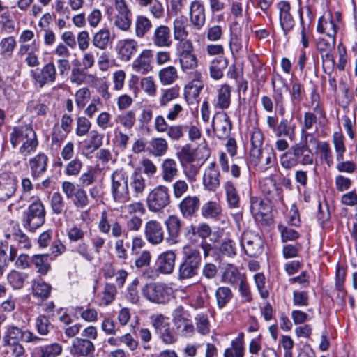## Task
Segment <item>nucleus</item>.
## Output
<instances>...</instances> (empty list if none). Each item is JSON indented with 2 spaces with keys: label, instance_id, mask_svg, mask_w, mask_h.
<instances>
[{
  "label": "nucleus",
  "instance_id": "0e129e2a",
  "mask_svg": "<svg viewBox=\"0 0 357 357\" xmlns=\"http://www.w3.org/2000/svg\"><path fill=\"white\" fill-rule=\"evenodd\" d=\"M183 174L189 181L193 182L196 180V176L199 173V167L197 166L192 162H188L181 165Z\"/></svg>",
  "mask_w": 357,
  "mask_h": 357
},
{
  "label": "nucleus",
  "instance_id": "4468645a",
  "mask_svg": "<svg viewBox=\"0 0 357 357\" xmlns=\"http://www.w3.org/2000/svg\"><path fill=\"white\" fill-rule=\"evenodd\" d=\"M201 206V201L197 196H186L178 204L179 211L183 218L191 219L196 216Z\"/></svg>",
  "mask_w": 357,
  "mask_h": 357
},
{
  "label": "nucleus",
  "instance_id": "0eeeda50",
  "mask_svg": "<svg viewBox=\"0 0 357 357\" xmlns=\"http://www.w3.org/2000/svg\"><path fill=\"white\" fill-rule=\"evenodd\" d=\"M170 203L168 188L159 185L153 189L147 197L148 208L152 212H159Z\"/></svg>",
  "mask_w": 357,
  "mask_h": 357
},
{
  "label": "nucleus",
  "instance_id": "de8ad7c7",
  "mask_svg": "<svg viewBox=\"0 0 357 357\" xmlns=\"http://www.w3.org/2000/svg\"><path fill=\"white\" fill-rule=\"evenodd\" d=\"M16 46V41L14 37L9 36L3 38L0 42L1 54L4 56H10Z\"/></svg>",
  "mask_w": 357,
  "mask_h": 357
},
{
  "label": "nucleus",
  "instance_id": "423d86ee",
  "mask_svg": "<svg viewBox=\"0 0 357 357\" xmlns=\"http://www.w3.org/2000/svg\"><path fill=\"white\" fill-rule=\"evenodd\" d=\"M144 296L152 303L165 304L170 298V289L164 283L151 282L146 284L142 289Z\"/></svg>",
  "mask_w": 357,
  "mask_h": 357
},
{
  "label": "nucleus",
  "instance_id": "f3484780",
  "mask_svg": "<svg viewBox=\"0 0 357 357\" xmlns=\"http://www.w3.org/2000/svg\"><path fill=\"white\" fill-rule=\"evenodd\" d=\"M176 258V255L174 251H165L158 255L155 261V266L161 274H171L174 269Z\"/></svg>",
  "mask_w": 357,
  "mask_h": 357
},
{
  "label": "nucleus",
  "instance_id": "052dcab7",
  "mask_svg": "<svg viewBox=\"0 0 357 357\" xmlns=\"http://www.w3.org/2000/svg\"><path fill=\"white\" fill-rule=\"evenodd\" d=\"M90 121L84 116L78 117L77 119V128L75 133L77 136L82 137L86 135L91 128Z\"/></svg>",
  "mask_w": 357,
  "mask_h": 357
},
{
  "label": "nucleus",
  "instance_id": "dca6fc26",
  "mask_svg": "<svg viewBox=\"0 0 357 357\" xmlns=\"http://www.w3.org/2000/svg\"><path fill=\"white\" fill-rule=\"evenodd\" d=\"M264 139V134L260 130H255L251 136V149L250 151V160L251 164L259 165L262 157L263 144Z\"/></svg>",
  "mask_w": 357,
  "mask_h": 357
},
{
  "label": "nucleus",
  "instance_id": "6ab92c4d",
  "mask_svg": "<svg viewBox=\"0 0 357 357\" xmlns=\"http://www.w3.org/2000/svg\"><path fill=\"white\" fill-rule=\"evenodd\" d=\"M94 351V344L85 338H76L72 344L71 353L77 357H93Z\"/></svg>",
  "mask_w": 357,
  "mask_h": 357
},
{
  "label": "nucleus",
  "instance_id": "b1692460",
  "mask_svg": "<svg viewBox=\"0 0 357 357\" xmlns=\"http://www.w3.org/2000/svg\"><path fill=\"white\" fill-rule=\"evenodd\" d=\"M48 157L44 153H39L29 160L31 175L34 178H38L47 170Z\"/></svg>",
  "mask_w": 357,
  "mask_h": 357
},
{
  "label": "nucleus",
  "instance_id": "a18cd8bd",
  "mask_svg": "<svg viewBox=\"0 0 357 357\" xmlns=\"http://www.w3.org/2000/svg\"><path fill=\"white\" fill-rule=\"evenodd\" d=\"M180 87L175 85L168 89H165L162 92V95L160 99L161 106H167L169 102L177 98L179 96Z\"/></svg>",
  "mask_w": 357,
  "mask_h": 357
},
{
  "label": "nucleus",
  "instance_id": "680f3d73",
  "mask_svg": "<svg viewBox=\"0 0 357 357\" xmlns=\"http://www.w3.org/2000/svg\"><path fill=\"white\" fill-rule=\"evenodd\" d=\"M278 82H280V86L273 91V98L275 104L280 105H282L283 102V89H284V91H287L288 90V86L286 81L280 76L278 77Z\"/></svg>",
  "mask_w": 357,
  "mask_h": 357
},
{
  "label": "nucleus",
  "instance_id": "49530a36",
  "mask_svg": "<svg viewBox=\"0 0 357 357\" xmlns=\"http://www.w3.org/2000/svg\"><path fill=\"white\" fill-rule=\"evenodd\" d=\"M218 250L222 255L233 257L236 255V244L231 239H225L219 246Z\"/></svg>",
  "mask_w": 357,
  "mask_h": 357
},
{
  "label": "nucleus",
  "instance_id": "79ce46f5",
  "mask_svg": "<svg viewBox=\"0 0 357 357\" xmlns=\"http://www.w3.org/2000/svg\"><path fill=\"white\" fill-rule=\"evenodd\" d=\"M176 155L181 165L188 162H192L195 160V150L192 149L190 144H185L182 146L181 150L176 153Z\"/></svg>",
  "mask_w": 357,
  "mask_h": 357
},
{
  "label": "nucleus",
  "instance_id": "c756f323",
  "mask_svg": "<svg viewBox=\"0 0 357 357\" xmlns=\"http://www.w3.org/2000/svg\"><path fill=\"white\" fill-rule=\"evenodd\" d=\"M225 190L229 208H239L240 197L234 183L231 181H227L225 185Z\"/></svg>",
  "mask_w": 357,
  "mask_h": 357
},
{
  "label": "nucleus",
  "instance_id": "603ef678",
  "mask_svg": "<svg viewBox=\"0 0 357 357\" xmlns=\"http://www.w3.org/2000/svg\"><path fill=\"white\" fill-rule=\"evenodd\" d=\"M174 37L175 40H181L186 38L188 32L185 30L184 20L181 17H178L173 22Z\"/></svg>",
  "mask_w": 357,
  "mask_h": 357
},
{
  "label": "nucleus",
  "instance_id": "3c124183",
  "mask_svg": "<svg viewBox=\"0 0 357 357\" xmlns=\"http://www.w3.org/2000/svg\"><path fill=\"white\" fill-rule=\"evenodd\" d=\"M313 139L317 143V148L320 150L326 163L328 167H331L333 163V158L328 143L326 142H318L315 139Z\"/></svg>",
  "mask_w": 357,
  "mask_h": 357
},
{
  "label": "nucleus",
  "instance_id": "58836bf2",
  "mask_svg": "<svg viewBox=\"0 0 357 357\" xmlns=\"http://www.w3.org/2000/svg\"><path fill=\"white\" fill-rule=\"evenodd\" d=\"M104 135L98 133L96 130H91L90 132V137L89 142H86L84 146V150L93 153L98 149L102 144V139Z\"/></svg>",
  "mask_w": 357,
  "mask_h": 357
},
{
  "label": "nucleus",
  "instance_id": "a878e982",
  "mask_svg": "<svg viewBox=\"0 0 357 357\" xmlns=\"http://www.w3.org/2000/svg\"><path fill=\"white\" fill-rule=\"evenodd\" d=\"M113 41L111 37L110 31L107 29H101L96 32L92 38V44L96 48L105 50Z\"/></svg>",
  "mask_w": 357,
  "mask_h": 357
},
{
  "label": "nucleus",
  "instance_id": "f704fd0d",
  "mask_svg": "<svg viewBox=\"0 0 357 357\" xmlns=\"http://www.w3.org/2000/svg\"><path fill=\"white\" fill-rule=\"evenodd\" d=\"M233 293L227 287H220L215 291V298L218 307L220 309L225 307L231 300Z\"/></svg>",
  "mask_w": 357,
  "mask_h": 357
},
{
  "label": "nucleus",
  "instance_id": "aec40b11",
  "mask_svg": "<svg viewBox=\"0 0 357 357\" xmlns=\"http://www.w3.org/2000/svg\"><path fill=\"white\" fill-rule=\"evenodd\" d=\"M137 48V42L133 39L120 40L116 47L119 58L124 61H130L136 53Z\"/></svg>",
  "mask_w": 357,
  "mask_h": 357
},
{
  "label": "nucleus",
  "instance_id": "4be33fe9",
  "mask_svg": "<svg viewBox=\"0 0 357 357\" xmlns=\"http://www.w3.org/2000/svg\"><path fill=\"white\" fill-rule=\"evenodd\" d=\"M152 57V50H143L132 63V68L135 71L144 75L151 70L152 66L151 63Z\"/></svg>",
  "mask_w": 357,
  "mask_h": 357
},
{
  "label": "nucleus",
  "instance_id": "c85d7f7f",
  "mask_svg": "<svg viewBox=\"0 0 357 357\" xmlns=\"http://www.w3.org/2000/svg\"><path fill=\"white\" fill-rule=\"evenodd\" d=\"M228 61L223 56L213 60L210 66V75L214 79H219L223 76V70L227 68Z\"/></svg>",
  "mask_w": 357,
  "mask_h": 357
},
{
  "label": "nucleus",
  "instance_id": "e433bc0d",
  "mask_svg": "<svg viewBox=\"0 0 357 357\" xmlns=\"http://www.w3.org/2000/svg\"><path fill=\"white\" fill-rule=\"evenodd\" d=\"M231 87L228 84H223L218 92L217 106L222 109L229 107L231 102Z\"/></svg>",
  "mask_w": 357,
  "mask_h": 357
},
{
  "label": "nucleus",
  "instance_id": "f03ea898",
  "mask_svg": "<svg viewBox=\"0 0 357 357\" xmlns=\"http://www.w3.org/2000/svg\"><path fill=\"white\" fill-rule=\"evenodd\" d=\"M312 163L313 153L306 144H294L280 156V164L285 169H291L298 164L307 165Z\"/></svg>",
  "mask_w": 357,
  "mask_h": 357
},
{
  "label": "nucleus",
  "instance_id": "7ed1b4c3",
  "mask_svg": "<svg viewBox=\"0 0 357 357\" xmlns=\"http://www.w3.org/2000/svg\"><path fill=\"white\" fill-rule=\"evenodd\" d=\"M46 211L39 198H36L23 212L22 225L30 231H35L45 223Z\"/></svg>",
  "mask_w": 357,
  "mask_h": 357
},
{
  "label": "nucleus",
  "instance_id": "4c0bfd02",
  "mask_svg": "<svg viewBox=\"0 0 357 357\" xmlns=\"http://www.w3.org/2000/svg\"><path fill=\"white\" fill-rule=\"evenodd\" d=\"M152 27L151 20L144 15H138L135 21V33L139 38H143Z\"/></svg>",
  "mask_w": 357,
  "mask_h": 357
},
{
  "label": "nucleus",
  "instance_id": "393cba45",
  "mask_svg": "<svg viewBox=\"0 0 357 357\" xmlns=\"http://www.w3.org/2000/svg\"><path fill=\"white\" fill-rule=\"evenodd\" d=\"M169 241L176 243L181 231V220L176 215H169L165 221Z\"/></svg>",
  "mask_w": 357,
  "mask_h": 357
},
{
  "label": "nucleus",
  "instance_id": "37998d69",
  "mask_svg": "<svg viewBox=\"0 0 357 357\" xmlns=\"http://www.w3.org/2000/svg\"><path fill=\"white\" fill-rule=\"evenodd\" d=\"M131 186L136 197L142 195L146 187L145 181L142 174L135 170L131 176Z\"/></svg>",
  "mask_w": 357,
  "mask_h": 357
},
{
  "label": "nucleus",
  "instance_id": "1a4fd4ad",
  "mask_svg": "<svg viewBox=\"0 0 357 357\" xmlns=\"http://www.w3.org/2000/svg\"><path fill=\"white\" fill-rule=\"evenodd\" d=\"M151 319L152 326L165 344H171L176 342L177 337L174 328L165 320L163 315L153 316Z\"/></svg>",
  "mask_w": 357,
  "mask_h": 357
},
{
  "label": "nucleus",
  "instance_id": "7c9ffc66",
  "mask_svg": "<svg viewBox=\"0 0 357 357\" xmlns=\"http://www.w3.org/2000/svg\"><path fill=\"white\" fill-rule=\"evenodd\" d=\"M52 287L42 280L33 282L32 291L35 297L44 301L47 299L51 293Z\"/></svg>",
  "mask_w": 357,
  "mask_h": 357
},
{
  "label": "nucleus",
  "instance_id": "72a5a7b5",
  "mask_svg": "<svg viewBox=\"0 0 357 357\" xmlns=\"http://www.w3.org/2000/svg\"><path fill=\"white\" fill-rule=\"evenodd\" d=\"M219 171L206 172L203 177V184L209 191H215L220 185Z\"/></svg>",
  "mask_w": 357,
  "mask_h": 357
},
{
  "label": "nucleus",
  "instance_id": "6e6552de",
  "mask_svg": "<svg viewBox=\"0 0 357 357\" xmlns=\"http://www.w3.org/2000/svg\"><path fill=\"white\" fill-rule=\"evenodd\" d=\"M62 190L68 199H71L76 208H84L89 203L90 199L86 191L82 188H76L75 184L70 181H63Z\"/></svg>",
  "mask_w": 357,
  "mask_h": 357
},
{
  "label": "nucleus",
  "instance_id": "69168bd1",
  "mask_svg": "<svg viewBox=\"0 0 357 357\" xmlns=\"http://www.w3.org/2000/svg\"><path fill=\"white\" fill-rule=\"evenodd\" d=\"M84 70L85 69L80 68V63L77 61V66L72 68L70 81L73 83L81 84L86 77Z\"/></svg>",
  "mask_w": 357,
  "mask_h": 357
},
{
  "label": "nucleus",
  "instance_id": "f257e3e1",
  "mask_svg": "<svg viewBox=\"0 0 357 357\" xmlns=\"http://www.w3.org/2000/svg\"><path fill=\"white\" fill-rule=\"evenodd\" d=\"M10 141L13 148L22 142L20 153L25 157L35 151L38 144L35 131L27 124L15 126L10 134Z\"/></svg>",
  "mask_w": 357,
  "mask_h": 357
},
{
  "label": "nucleus",
  "instance_id": "338daca9",
  "mask_svg": "<svg viewBox=\"0 0 357 357\" xmlns=\"http://www.w3.org/2000/svg\"><path fill=\"white\" fill-rule=\"evenodd\" d=\"M335 46V38H330V40L325 38H319L317 41V49L319 53L323 52L334 51Z\"/></svg>",
  "mask_w": 357,
  "mask_h": 357
},
{
  "label": "nucleus",
  "instance_id": "c03bdc74",
  "mask_svg": "<svg viewBox=\"0 0 357 357\" xmlns=\"http://www.w3.org/2000/svg\"><path fill=\"white\" fill-rule=\"evenodd\" d=\"M244 343L238 340H232L231 347L225 349L224 357H243L244 356Z\"/></svg>",
  "mask_w": 357,
  "mask_h": 357
},
{
  "label": "nucleus",
  "instance_id": "8fccbe9b",
  "mask_svg": "<svg viewBox=\"0 0 357 357\" xmlns=\"http://www.w3.org/2000/svg\"><path fill=\"white\" fill-rule=\"evenodd\" d=\"M36 327L39 334L45 335L50 332L53 326L51 324L47 317L40 315L36 319Z\"/></svg>",
  "mask_w": 357,
  "mask_h": 357
},
{
  "label": "nucleus",
  "instance_id": "4d7b16f0",
  "mask_svg": "<svg viewBox=\"0 0 357 357\" xmlns=\"http://www.w3.org/2000/svg\"><path fill=\"white\" fill-rule=\"evenodd\" d=\"M151 145L153 150V153L156 156L164 155L168 148L167 141L163 138H155L151 142Z\"/></svg>",
  "mask_w": 357,
  "mask_h": 357
},
{
  "label": "nucleus",
  "instance_id": "864d4df0",
  "mask_svg": "<svg viewBox=\"0 0 357 357\" xmlns=\"http://www.w3.org/2000/svg\"><path fill=\"white\" fill-rule=\"evenodd\" d=\"M51 208L54 214L62 213L65 204L61 195L59 192H54L51 197Z\"/></svg>",
  "mask_w": 357,
  "mask_h": 357
},
{
  "label": "nucleus",
  "instance_id": "412c9836",
  "mask_svg": "<svg viewBox=\"0 0 357 357\" xmlns=\"http://www.w3.org/2000/svg\"><path fill=\"white\" fill-rule=\"evenodd\" d=\"M280 10V24L284 34H287L293 28L294 21L290 13V4L288 1H280L278 3Z\"/></svg>",
  "mask_w": 357,
  "mask_h": 357
},
{
  "label": "nucleus",
  "instance_id": "f8f14e48",
  "mask_svg": "<svg viewBox=\"0 0 357 357\" xmlns=\"http://www.w3.org/2000/svg\"><path fill=\"white\" fill-rule=\"evenodd\" d=\"M31 76L35 85L43 88L47 83H52L56 79V68L53 63L45 64L40 70H31Z\"/></svg>",
  "mask_w": 357,
  "mask_h": 357
},
{
  "label": "nucleus",
  "instance_id": "ddd939ff",
  "mask_svg": "<svg viewBox=\"0 0 357 357\" xmlns=\"http://www.w3.org/2000/svg\"><path fill=\"white\" fill-rule=\"evenodd\" d=\"M144 237L151 245H158L164 240V231L161 224L155 220H149L144 225Z\"/></svg>",
  "mask_w": 357,
  "mask_h": 357
},
{
  "label": "nucleus",
  "instance_id": "09e8293b",
  "mask_svg": "<svg viewBox=\"0 0 357 357\" xmlns=\"http://www.w3.org/2000/svg\"><path fill=\"white\" fill-rule=\"evenodd\" d=\"M321 55L323 70L326 73H330L335 67V59L333 56V51H326L319 53Z\"/></svg>",
  "mask_w": 357,
  "mask_h": 357
},
{
  "label": "nucleus",
  "instance_id": "774afa93",
  "mask_svg": "<svg viewBox=\"0 0 357 357\" xmlns=\"http://www.w3.org/2000/svg\"><path fill=\"white\" fill-rule=\"evenodd\" d=\"M8 281L14 289H20L23 287L24 280L20 273L13 271L8 275Z\"/></svg>",
  "mask_w": 357,
  "mask_h": 357
},
{
  "label": "nucleus",
  "instance_id": "5701e85b",
  "mask_svg": "<svg viewBox=\"0 0 357 357\" xmlns=\"http://www.w3.org/2000/svg\"><path fill=\"white\" fill-rule=\"evenodd\" d=\"M152 40L156 47H170L172 43L170 29L165 25L158 26L154 31Z\"/></svg>",
  "mask_w": 357,
  "mask_h": 357
},
{
  "label": "nucleus",
  "instance_id": "ea45409f",
  "mask_svg": "<svg viewBox=\"0 0 357 357\" xmlns=\"http://www.w3.org/2000/svg\"><path fill=\"white\" fill-rule=\"evenodd\" d=\"M291 121L287 119L281 120L277 129H275V135L277 137H287L290 139H292L294 137V126H291L290 124Z\"/></svg>",
  "mask_w": 357,
  "mask_h": 357
},
{
  "label": "nucleus",
  "instance_id": "c9c22d12",
  "mask_svg": "<svg viewBox=\"0 0 357 357\" xmlns=\"http://www.w3.org/2000/svg\"><path fill=\"white\" fill-rule=\"evenodd\" d=\"M159 79L163 85H169L178 79L177 70L174 66H168L160 70Z\"/></svg>",
  "mask_w": 357,
  "mask_h": 357
},
{
  "label": "nucleus",
  "instance_id": "473e14b6",
  "mask_svg": "<svg viewBox=\"0 0 357 357\" xmlns=\"http://www.w3.org/2000/svg\"><path fill=\"white\" fill-rule=\"evenodd\" d=\"M62 352V346L59 343H52L40 347L36 351L37 357H56Z\"/></svg>",
  "mask_w": 357,
  "mask_h": 357
},
{
  "label": "nucleus",
  "instance_id": "2f4dec72",
  "mask_svg": "<svg viewBox=\"0 0 357 357\" xmlns=\"http://www.w3.org/2000/svg\"><path fill=\"white\" fill-rule=\"evenodd\" d=\"M221 212V206L215 201H208L201 207L202 215L205 218H216Z\"/></svg>",
  "mask_w": 357,
  "mask_h": 357
},
{
  "label": "nucleus",
  "instance_id": "e2e57ef3",
  "mask_svg": "<svg viewBox=\"0 0 357 357\" xmlns=\"http://www.w3.org/2000/svg\"><path fill=\"white\" fill-rule=\"evenodd\" d=\"M118 119L121 125L128 129H131L136 121L135 113L132 110H129L119 115Z\"/></svg>",
  "mask_w": 357,
  "mask_h": 357
},
{
  "label": "nucleus",
  "instance_id": "9b49d317",
  "mask_svg": "<svg viewBox=\"0 0 357 357\" xmlns=\"http://www.w3.org/2000/svg\"><path fill=\"white\" fill-rule=\"evenodd\" d=\"M17 188V180L12 172L0 174V201L3 202L14 195Z\"/></svg>",
  "mask_w": 357,
  "mask_h": 357
},
{
  "label": "nucleus",
  "instance_id": "6e6d98bb",
  "mask_svg": "<svg viewBox=\"0 0 357 357\" xmlns=\"http://www.w3.org/2000/svg\"><path fill=\"white\" fill-rule=\"evenodd\" d=\"M179 61L183 70L193 69L197 65V58L192 53L179 55Z\"/></svg>",
  "mask_w": 357,
  "mask_h": 357
},
{
  "label": "nucleus",
  "instance_id": "a19ab883",
  "mask_svg": "<svg viewBox=\"0 0 357 357\" xmlns=\"http://www.w3.org/2000/svg\"><path fill=\"white\" fill-rule=\"evenodd\" d=\"M23 339L22 330L17 326H9L3 337V344L9 342H20Z\"/></svg>",
  "mask_w": 357,
  "mask_h": 357
},
{
  "label": "nucleus",
  "instance_id": "cd10ccee",
  "mask_svg": "<svg viewBox=\"0 0 357 357\" xmlns=\"http://www.w3.org/2000/svg\"><path fill=\"white\" fill-rule=\"evenodd\" d=\"M162 178L166 182H172L178 173L177 163L174 159H165L161 166Z\"/></svg>",
  "mask_w": 357,
  "mask_h": 357
},
{
  "label": "nucleus",
  "instance_id": "a211bd4d",
  "mask_svg": "<svg viewBox=\"0 0 357 357\" xmlns=\"http://www.w3.org/2000/svg\"><path fill=\"white\" fill-rule=\"evenodd\" d=\"M190 20L196 29L200 30L204 26L206 22L205 8L200 1L195 0L190 3Z\"/></svg>",
  "mask_w": 357,
  "mask_h": 357
},
{
  "label": "nucleus",
  "instance_id": "9d476101",
  "mask_svg": "<svg viewBox=\"0 0 357 357\" xmlns=\"http://www.w3.org/2000/svg\"><path fill=\"white\" fill-rule=\"evenodd\" d=\"M212 127L218 139H225L230 135L232 123L226 112H218L213 118Z\"/></svg>",
  "mask_w": 357,
  "mask_h": 357
},
{
  "label": "nucleus",
  "instance_id": "bf43d9fd",
  "mask_svg": "<svg viewBox=\"0 0 357 357\" xmlns=\"http://www.w3.org/2000/svg\"><path fill=\"white\" fill-rule=\"evenodd\" d=\"M0 24L2 26V30L6 33H11L15 30V22L10 18V13L8 10L1 14Z\"/></svg>",
  "mask_w": 357,
  "mask_h": 357
},
{
  "label": "nucleus",
  "instance_id": "39448f33",
  "mask_svg": "<svg viewBox=\"0 0 357 357\" xmlns=\"http://www.w3.org/2000/svg\"><path fill=\"white\" fill-rule=\"evenodd\" d=\"M111 192L116 202L125 203L129 200L128 177L122 169H117L111 176Z\"/></svg>",
  "mask_w": 357,
  "mask_h": 357
},
{
  "label": "nucleus",
  "instance_id": "2eb2a0df",
  "mask_svg": "<svg viewBox=\"0 0 357 357\" xmlns=\"http://www.w3.org/2000/svg\"><path fill=\"white\" fill-rule=\"evenodd\" d=\"M245 253L250 257H257L264 250V242L257 235H245L242 239Z\"/></svg>",
  "mask_w": 357,
  "mask_h": 357
},
{
  "label": "nucleus",
  "instance_id": "13d9d810",
  "mask_svg": "<svg viewBox=\"0 0 357 357\" xmlns=\"http://www.w3.org/2000/svg\"><path fill=\"white\" fill-rule=\"evenodd\" d=\"M6 347V353L13 357H21L25 353L24 347L20 342H9V344H3Z\"/></svg>",
  "mask_w": 357,
  "mask_h": 357
},
{
  "label": "nucleus",
  "instance_id": "20e7f679",
  "mask_svg": "<svg viewBox=\"0 0 357 357\" xmlns=\"http://www.w3.org/2000/svg\"><path fill=\"white\" fill-rule=\"evenodd\" d=\"M202 262V257L197 249H190L185 252L178 266V279L180 281L190 280L197 275Z\"/></svg>",
  "mask_w": 357,
  "mask_h": 357
},
{
  "label": "nucleus",
  "instance_id": "5fc2aeb1",
  "mask_svg": "<svg viewBox=\"0 0 357 357\" xmlns=\"http://www.w3.org/2000/svg\"><path fill=\"white\" fill-rule=\"evenodd\" d=\"M224 279L225 282L231 284H235L242 280L238 269L232 265H230L225 271Z\"/></svg>",
  "mask_w": 357,
  "mask_h": 357
},
{
  "label": "nucleus",
  "instance_id": "bb28decb",
  "mask_svg": "<svg viewBox=\"0 0 357 357\" xmlns=\"http://www.w3.org/2000/svg\"><path fill=\"white\" fill-rule=\"evenodd\" d=\"M51 255L48 253L34 255L31 257L32 265L37 269L40 275H45L50 270V260Z\"/></svg>",
  "mask_w": 357,
  "mask_h": 357
}]
</instances>
